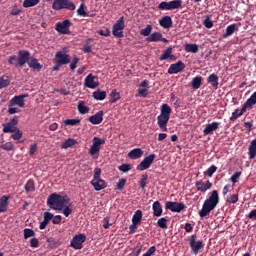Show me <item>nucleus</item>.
Segmentation results:
<instances>
[{"label":"nucleus","instance_id":"1","mask_svg":"<svg viewBox=\"0 0 256 256\" xmlns=\"http://www.w3.org/2000/svg\"><path fill=\"white\" fill-rule=\"evenodd\" d=\"M47 205L54 211H61L66 217L73 213V203L67 196L53 193L48 197Z\"/></svg>","mask_w":256,"mask_h":256},{"label":"nucleus","instance_id":"2","mask_svg":"<svg viewBox=\"0 0 256 256\" xmlns=\"http://www.w3.org/2000/svg\"><path fill=\"white\" fill-rule=\"evenodd\" d=\"M219 205V192L213 190L210 196L204 201L202 209L199 211V217H207Z\"/></svg>","mask_w":256,"mask_h":256},{"label":"nucleus","instance_id":"3","mask_svg":"<svg viewBox=\"0 0 256 256\" xmlns=\"http://www.w3.org/2000/svg\"><path fill=\"white\" fill-rule=\"evenodd\" d=\"M171 117V107L168 104H163L160 108V115L157 117L158 126L162 131H167V124Z\"/></svg>","mask_w":256,"mask_h":256},{"label":"nucleus","instance_id":"4","mask_svg":"<svg viewBox=\"0 0 256 256\" xmlns=\"http://www.w3.org/2000/svg\"><path fill=\"white\" fill-rule=\"evenodd\" d=\"M91 185L94 187L95 191H103L107 187L105 180L101 179V168L94 169L93 179L91 180Z\"/></svg>","mask_w":256,"mask_h":256},{"label":"nucleus","instance_id":"5","mask_svg":"<svg viewBox=\"0 0 256 256\" xmlns=\"http://www.w3.org/2000/svg\"><path fill=\"white\" fill-rule=\"evenodd\" d=\"M101 145H105V139L99 137H94L92 140V145L90 146L88 153L92 159H99V153L101 151Z\"/></svg>","mask_w":256,"mask_h":256},{"label":"nucleus","instance_id":"6","mask_svg":"<svg viewBox=\"0 0 256 256\" xmlns=\"http://www.w3.org/2000/svg\"><path fill=\"white\" fill-rule=\"evenodd\" d=\"M52 8L55 11H61V9H69V11H75V4L69 0H54Z\"/></svg>","mask_w":256,"mask_h":256},{"label":"nucleus","instance_id":"7","mask_svg":"<svg viewBox=\"0 0 256 256\" xmlns=\"http://www.w3.org/2000/svg\"><path fill=\"white\" fill-rule=\"evenodd\" d=\"M85 241H87L85 234H76L70 242V247L76 250L83 249V243H85Z\"/></svg>","mask_w":256,"mask_h":256},{"label":"nucleus","instance_id":"8","mask_svg":"<svg viewBox=\"0 0 256 256\" xmlns=\"http://www.w3.org/2000/svg\"><path fill=\"white\" fill-rule=\"evenodd\" d=\"M123 29H125V18L122 16L113 25L112 34L114 35V37L121 38L123 37Z\"/></svg>","mask_w":256,"mask_h":256},{"label":"nucleus","instance_id":"9","mask_svg":"<svg viewBox=\"0 0 256 256\" xmlns=\"http://www.w3.org/2000/svg\"><path fill=\"white\" fill-rule=\"evenodd\" d=\"M71 27V21L69 20H63L62 22H58L55 25V30L57 33H60V35H69L71 31H69V28Z\"/></svg>","mask_w":256,"mask_h":256},{"label":"nucleus","instance_id":"10","mask_svg":"<svg viewBox=\"0 0 256 256\" xmlns=\"http://www.w3.org/2000/svg\"><path fill=\"white\" fill-rule=\"evenodd\" d=\"M153 161H155V154H150L149 156H146L137 166L138 171H145L146 169H149L153 164Z\"/></svg>","mask_w":256,"mask_h":256},{"label":"nucleus","instance_id":"11","mask_svg":"<svg viewBox=\"0 0 256 256\" xmlns=\"http://www.w3.org/2000/svg\"><path fill=\"white\" fill-rule=\"evenodd\" d=\"M165 209H169L173 213H181L185 209V204L179 202L167 201L165 203Z\"/></svg>","mask_w":256,"mask_h":256},{"label":"nucleus","instance_id":"12","mask_svg":"<svg viewBox=\"0 0 256 256\" xmlns=\"http://www.w3.org/2000/svg\"><path fill=\"white\" fill-rule=\"evenodd\" d=\"M84 85L88 89H97L99 87V79L93 74H89L84 80Z\"/></svg>","mask_w":256,"mask_h":256},{"label":"nucleus","instance_id":"13","mask_svg":"<svg viewBox=\"0 0 256 256\" xmlns=\"http://www.w3.org/2000/svg\"><path fill=\"white\" fill-rule=\"evenodd\" d=\"M29 97L28 94H22L18 96H14L10 102L9 106L13 107V105H18V107H25V98Z\"/></svg>","mask_w":256,"mask_h":256},{"label":"nucleus","instance_id":"14","mask_svg":"<svg viewBox=\"0 0 256 256\" xmlns=\"http://www.w3.org/2000/svg\"><path fill=\"white\" fill-rule=\"evenodd\" d=\"M29 57H31V54L27 50H20L18 52V65L19 67H23L25 63H29Z\"/></svg>","mask_w":256,"mask_h":256},{"label":"nucleus","instance_id":"15","mask_svg":"<svg viewBox=\"0 0 256 256\" xmlns=\"http://www.w3.org/2000/svg\"><path fill=\"white\" fill-rule=\"evenodd\" d=\"M183 69H185V63H183V61H178L177 63L170 65L168 73L169 75H175L177 73H181Z\"/></svg>","mask_w":256,"mask_h":256},{"label":"nucleus","instance_id":"16","mask_svg":"<svg viewBox=\"0 0 256 256\" xmlns=\"http://www.w3.org/2000/svg\"><path fill=\"white\" fill-rule=\"evenodd\" d=\"M55 58L58 65H67L70 61L69 55L64 51L57 52Z\"/></svg>","mask_w":256,"mask_h":256},{"label":"nucleus","instance_id":"17","mask_svg":"<svg viewBox=\"0 0 256 256\" xmlns=\"http://www.w3.org/2000/svg\"><path fill=\"white\" fill-rule=\"evenodd\" d=\"M149 43H157V41H162L163 43H169V40L167 38H163V34L159 32H154L149 35V37L146 39Z\"/></svg>","mask_w":256,"mask_h":256},{"label":"nucleus","instance_id":"18","mask_svg":"<svg viewBox=\"0 0 256 256\" xmlns=\"http://www.w3.org/2000/svg\"><path fill=\"white\" fill-rule=\"evenodd\" d=\"M211 187H213V184L210 181H206V183L203 181L196 182L197 191H201V193H206Z\"/></svg>","mask_w":256,"mask_h":256},{"label":"nucleus","instance_id":"19","mask_svg":"<svg viewBox=\"0 0 256 256\" xmlns=\"http://www.w3.org/2000/svg\"><path fill=\"white\" fill-rule=\"evenodd\" d=\"M103 111H99L96 114L89 117L88 121L92 123V125H99L103 122Z\"/></svg>","mask_w":256,"mask_h":256},{"label":"nucleus","instance_id":"20","mask_svg":"<svg viewBox=\"0 0 256 256\" xmlns=\"http://www.w3.org/2000/svg\"><path fill=\"white\" fill-rule=\"evenodd\" d=\"M219 125H221V123H219V122H212L210 124H207L203 130V134L211 135V133H213V131H217L219 129Z\"/></svg>","mask_w":256,"mask_h":256},{"label":"nucleus","instance_id":"21","mask_svg":"<svg viewBox=\"0 0 256 256\" xmlns=\"http://www.w3.org/2000/svg\"><path fill=\"white\" fill-rule=\"evenodd\" d=\"M190 247L194 255H197V253H199V250L203 249V241H195V239H192L190 241Z\"/></svg>","mask_w":256,"mask_h":256},{"label":"nucleus","instance_id":"22","mask_svg":"<svg viewBox=\"0 0 256 256\" xmlns=\"http://www.w3.org/2000/svg\"><path fill=\"white\" fill-rule=\"evenodd\" d=\"M159 24L163 29H170L173 25V20L171 19V16H164L160 19Z\"/></svg>","mask_w":256,"mask_h":256},{"label":"nucleus","instance_id":"23","mask_svg":"<svg viewBox=\"0 0 256 256\" xmlns=\"http://www.w3.org/2000/svg\"><path fill=\"white\" fill-rule=\"evenodd\" d=\"M154 217H161L163 215V207L159 201H155L152 205Z\"/></svg>","mask_w":256,"mask_h":256},{"label":"nucleus","instance_id":"24","mask_svg":"<svg viewBox=\"0 0 256 256\" xmlns=\"http://www.w3.org/2000/svg\"><path fill=\"white\" fill-rule=\"evenodd\" d=\"M248 106L244 103L241 109H236L233 113L232 116L230 117V121H235V119H238V117H241L245 111H247Z\"/></svg>","mask_w":256,"mask_h":256},{"label":"nucleus","instance_id":"25","mask_svg":"<svg viewBox=\"0 0 256 256\" xmlns=\"http://www.w3.org/2000/svg\"><path fill=\"white\" fill-rule=\"evenodd\" d=\"M28 66L30 67V69H34V71H40L41 69H43V65H41L39 63V60H37L36 58H31L28 61Z\"/></svg>","mask_w":256,"mask_h":256},{"label":"nucleus","instance_id":"26","mask_svg":"<svg viewBox=\"0 0 256 256\" xmlns=\"http://www.w3.org/2000/svg\"><path fill=\"white\" fill-rule=\"evenodd\" d=\"M167 59H175L173 48L171 47H168L160 56V61H167Z\"/></svg>","mask_w":256,"mask_h":256},{"label":"nucleus","instance_id":"27","mask_svg":"<svg viewBox=\"0 0 256 256\" xmlns=\"http://www.w3.org/2000/svg\"><path fill=\"white\" fill-rule=\"evenodd\" d=\"M129 159H139L143 157V150L141 148H135L128 153Z\"/></svg>","mask_w":256,"mask_h":256},{"label":"nucleus","instance_id":"28","mask_svg":"<svg viewBox=\"0 0 256 256\" xmlns=\"http://www.w3.org/2000/svg\"><path fill=\"white\" fill-rule=\"evenodd\" d=\"M239 27L237 26V24H231L229 26H227L226 28V32L223 34V38L227 39V37H231V35H233V33H235V31H238Z\"/></svg>","mask_w":256,"mask_h":256},{"label":"nucleus","instance_id":"29","mask_svg":"<svg viewBox=\"0 0 256 256\" xmlns=\"http://www.w3.org/2000/svg\"><path fill=\"white\" fill-rule=\"evenodd\" d=\"M9 205V196H2L0 198V213H5Z\"/></svg>","mask_w":256,"mask_h":256},{"label":"nucleus","instance_id":"30","mask_svg":"<svg viewBox=\"0 0 256 256\" xmlns=\"http://www.w3.org/2000/svg\"><path fill=\"white\" fill-rule=\"evenodd\" d=\"M190 85H191L192 89H199L201 87V85H203V77L197 76V77L193 78Z\"/></svg>","mask_w":256,"mask_h":256},{"label":"nucleus","instance_id":"31","mask_svg":"<svg viewBox=\"0 0 256 256\" xmlns=\"http://www.w3.org/2000/svg\"><path fill=\"white\" fill-rule=\"evenodd\" d=\"M92 97L96 101H103L107 97V92H105L103 90H97V91L93 92Z\"/></svg>","mask_w":256,"mask_h":256},{"label":"nucleus","instance_id":"32","mask_svg":"<svg viewBox=\"0 0 256 256\" xmlns=\"http://www.w3.org/2000/svg\"><path fill=\"white\" fill-rule=\"evenodd\" d=\"M249 159H255L256 157V138L252 140L248 149Z\"/></svg>","mask_w":256,"mask_h":256},{"label":"nucleus","instance_id":"33","mask_svg":"<svg viewBox=\"0 0 256 256\" xmlns=\"http://www.w3.org/2000/svg\"><path fill=\"white\" fill-rule=\"evenodd\" d=\"M208 83L212 85L215 89L219 87V77L216 74H211L208 77Z\"/></svg>","mask_w":256,"mask_h":256},{"label":"nucleus","instance_id":"34","mask_svg":"<svg viewBox=\"0 0 256 256\" xmlns=\"http://www.w3.org/2000/svg\"><path fill=\"white\" fill-rule=\"evenodd\" d=\"M142 217L143 212L141 210H137L132 217V223H134V225H139V223H141Z\"/></svg>","mask_w":256,"mask_h":256},{"label":"nucleus","instance_id":"35","mask_svg":"<svg viewBox=\"0 0 256 256\" xmlns=\"http://www.w3.org/2000/svg\"><path fill=\"white\" fill-rule=\"evenodd\" d=\"M246 107L253 109V105H256V91L245 102Z\"/></svg>","mask_w":256,"mask_h":256},{"label":"nucleus","instance_id":"36","mask_svg":"<svg viewBox=\"0 0 256 256\" xmlns=\"http://www.w3.org/2000/svg\"><path fill=\"white\" fill-rule=\"evenodd\" d=\"M185 51L187 53H199V46L197 44H185Z\"/></svg>","mask_w":256,"mask_h":256},{"label":"nucleus","instance_id":"37","mask_svg":"<svg viewBox=\"0 0 256 256\" xmlns=\"http://www.w3.org/2000/svg\"><path fill=\"white\" fill-rule=\"evenodd\" d=\"M17 126H14L13 124H10L9 122L6 124H3V133H13L17 131Z\"/></svg>","mask_w":256,"mask_h":256},{"label":"nucleus","instance_id":"38","mask_svg":"<svg viewBox=\"0 0 256 256\" xmlns=\"http://www.w3.org/2000/svg\"><path fill=\"white\" fill-rule=\"evenodd\" d=\"M121 99V94L117 90H112L110 93V103H117Z\"/></svg>","mask_w":256,"mask_h":256},{"label":"nucleus","instance_id":"39","mask_svg":"<svg viewBox=\"0 0 256 256\" xmlns=\"http://www.w3.org/2000/svg\"><path fill=\"white\" fill-rule=\"evenodd\" d=\"M77 141L73 138H68L65 142L61 144L62 149H69V147H73Z\"/></svg>","mask_w":256,"mask_h":256},{"label":"nucleus","instance_id":"40","mask_svg":"<svg viewBox=\"0 0 256 256\" xmlns=\"http://www.w3.org/2000/svg\"><path fill=\"white\" fill-rule=\"evenodd\" d=\"M78 111L81 115H85L86 113H89V108L85 106V102L81 101L78 103Z\"/></svg>","mask_w":256,"mask_h":256},{"label":"nucleus","instance_id":"41","mask_svg":"<svg viewBox=\"0 0 256 256\" xmlns=\"http://www.w3.org/2000/svg\"><path fill=\"white\" fill-rule=\"evenodd\" d=\"M170 11L173 9H181V6L183 5V1L181 0H173L170 1Z\"/></svg>","mask_w":256,"mask_h":256},{"label":"nucleus","instance_id":"42","mask_svg":"<svg viewBox=\"0 0 256 256\" xmlns=\"http://www.w3.org/2000/svg\"><path fill=\"white\" fill-rule=\"evenodd\" d=\"M81 123L80 119H66L64 120V125L75 127V125H79Z\"/></svg>","mask_w":256,"mask_h":256},{"label":"nucleus","instance_id":"43","mask_svg":"<svg viewBox=\"0 0 256 256\" xmlns=\"http://www.w3.org/2000/svg\"><path fill=\"white\" fill-rule=\"evenodd\" d=\"M151 31H153V26L147 25L146 28L140 31V35H143V37H149V35H151Z\"/></svg>","mask_w":256,"mask_h":256},{"label":"nucleus","instance_id":"44","mask_svg":"<svg viewBox=\"0 0 256 256\" xmlns=\"http://www.w3.org/2000/svg\"><path fill=\"white\" fill-rule=\"evenodd\" d=\"M15 146H13V143L6 142L4 144H0V149H3L4 151H13Z\"/></svg>","mask_w":256,"mask_h":256},{"label":"nucleus","instance_id":"45","mask_svg":"<svg viewBox=\"0 0 256 256\" xmlns=\"http://www.w3.org/2000/svg\"><path fill=\"white\" fill-rule=\"evenodd\" d=\"M9 83V78L7 76L0 77V89L8 87Z\"/></svg>","mask_w":256,"mask_h":256},{"label":"nucleus","instance_id":"46","mask_svg":"<svg viewBox=\"0 0 256 256\" xmlns=\"http://www.w3.org/2000/svg\"><path fill=\"white\" fill-rule=\"evenodd\" d=\"M12 133H14L11 136L12 139H14V141H19V139H21V137H23V132L21 130H19V128H17V130H15Z\"/></svg>","mask_w":256,"mask_h":256},{"label":"nucleus","instance_id":"47","mask_svg":"<svg viewBox=\"0 0 256 256\" xmlns=\"http://www.w3.org/2000/svg\"><path fill=\"white\" fill-rule=\"evenodd\" d=\"M9 65H14L15 67H19V59H17V56L12 55L8 59Z\"/></svg>","mask_w":256,"mask_h":256},{"label":"nucleus","instance_id":"48","mask_svg":"<svg viewBox=\"0 0 256 256\" xmlns=\"http://www.w3.org/2000/svg\"><path fill=\"white\" fill-rule=\"evenodd\" d=\"M39 3V0H24L23 7H35Z\"/></svg>","mask_w":256,"mask_h":256},{"label":"nucleus","instance_id":"49","mask_svg":"<svg viewBox=\"0 0 256 256\" xmlns=\"http://www.w3.org/2000/svg\"><path fill=\"white\" fill-rule=\"evenodd\" d=\"M158 8H160L162 11H171L170 2H161L158 5Z\"/></svg>","mask_w":256,"mask_h":256},{"label":"nucleus","instance_id":"50","mask_svg":"<svg viewBox=\"0 0 256 256\" xmlns=\"http://www.w3.org/2000/svg\"><path fill=\"white\" fill-rule=\"evenodd\" d=\"M157 227H160V229H167V220H166V218L158 219Z\"/></svg>","mask_w":256,"mask_h":256},{"label":"nucleus","instance_id":"51","mask_svg":"<svg viewBox=\"0 0 256 256\" xmlns=\"http://www.w3.org/2000/svg\"><path fill=\"white\" fill-rule=\"evenodd\" d=\"M217 171V166L212 165L210 166L206 172H204L205 175H208V177H213V174Z\"/></svg>","mask_w":256,"mask_h":256},{"label":"nucleus","instance_id":"52","mask_svg":"<svg viewBox=\"0 0 256 256\" xmlns=\"http://www.w3.org/2000/svg\"><path fill=\"white\" fill-rule=\"evenodd\" d=\"M77 63H79V57L74 56L71 63H70L71 71H75V69H77Z\"/></svg>","mask_w":256,"mask_h":256},{"label":"nucleus","instance_id":"53","mask_svg":"<svg viewBox=\"0 0 256 256\" xmlns=\"http://www.w3.org/2000/svg\"><path fill=\"white\" fill-rule=\"evenodd\" d=\"M147 179H148L147 175H142V178L139 182V186L141 187V189H145L147 187Z\"/></svg>","mask_w":256,"mask_h":256},{"label":"nucleus","instance_id":"54","mask_svg":"<svg viewBox=\"0 0 256 256\" xmlns=\"http://www.w3.org/2000/svg\"><path fill=\"white\" fill-rule=\"evenodd\" d=\"M35 232L29 228L24 229V239H29V237H33Z\"/></svg>","mask_w":256,"mask_h":256},{"label":"nucleus","instance_id":"55","mask_svg":"<svg viewBox=\"0 0 256 256\" xmlns=\"http://www.w3.org/2000/svg\"><path fill=\"white\" fill-rule=\"evenodd\" d=\"M237 201H239V195H237V194H232V195L227 199V202H228V203H232V204L237 203Z\"/></svg>","mask_w":256,"mask_h":256},{"label":"nucleus","instance_id":"56","mask_svg":"<svg viewBox=\"0 0 256 256\" xmlns=\"http://www.w3.org/2000/svg\"><path fill=\"white\" fill-rule=\"evenodd\" d=\"M125 183H127V179L122 178L118 181L116 187L119 191L123 190V187H125Z\"/></svg>","mask_w":256,"mask_h":256},{"label":"nucleus","instance_id":"57","mask_svg":"<svg viewBox=\"0 0 256 256\" xmlns=\"http://www.w3.org/2000/svg\"><path fill=\"white\" fill-rule=\"evenodd\" d=\"M119 171H122V173H127V171H131V165L122 164L119 166Z\"/></svg>","mask_w":256,"mask_h":256},{"label":"nucleus","instance_id":"58","mask_svg":"<svg viewBox=\"0 0 256 256\" xmlns=\"http://www.w3.org/2000/svg\"><path fill=\"white\" fill-rule=\"evenodd\" d=\"M77 14L80 15L81 17H87V12L85 11L83 4H81L80 7L78 8Z\"/></svg>","mask_w":256,"mask_h":256},{"label":"nucleus","instance_id":"59","mask_svg":"<svg viewBox=\"0 0 256 256\" xmlns=\"http://www.w3.org/2000/svg\"><path fill=\"white\" fill-rule=\"evenodd\" d=\"M25 189L27 192L33 191L35 189V185L33 184V181H28L25 185Z\"/></svg>","mask_w":256,"mask_h":256},{"label":"nucleus","instance_id":"60","mask_svg":"<svg viewBox=\"0 0 256 256\" xmlns=\"http://www.w3.org/2000/svg\"><path fill=\"white\" fill-rule=\"evenodd\" d=\"M149 90H147V88H139L138 89V95L140 97H147Z\"/></svg>","mask_w":256,"mask_h":256},{"label":"nucleus","instance_id":"61","mask_svg":"<svg viewBox=\"0 0 256 256\" xmlns=\"http://www.w3.org/2000/svg\"><path fill=\"white\" fill-rule=\"evenodd\" d=\"M204 26L207 28V29H211V27H213V21H211V19L209 17H207L205 20H204Z\"/></svg>","mask_w":256,"mask_h":256},{"label":"nucleus","instance_id":"62","mask_svg":"<svg viewBox=\"0 0 256 256\" xmlns=\"http://www.w3.org/2000/svg\"><path fill=\"white\" fill-rule=\"evenodd\" d=\"M239 177H241V172H235L231 176L230 181H232V183H237V179H239Z\"/></svg>","mask_w":256,"mask_h":256},{"label":"nucleus","instance_id":"63","mask_svg":"<svg viewBox=\"0 0 256 256\" xmlns=\"http://www.w3.org/2000/svg\"><path fill=\"white\" fill-rule=\"evenodd\" d=\"M155 251H157V248H155V246H152L146 251L145 254H143V256H152Z\"/></svg>","mask_w":256,"mask_h":256},{"label":"nucleus","instance_id":"64","mask_svg":"<svg viewBox=\"0 0 256 256\" xmlns=\"http://www.w3.org/2000/svg\"><path fill=\"white\" fill-rule=\"evenodd\" d=\"M37 144H31L29 148V155H33L34 153H37Z\"/></svg>","mask_w":256,"mask_h":256}]
</instances>
